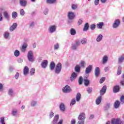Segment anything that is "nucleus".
<instances>
[{"label": "nucleus", "mask_w": 124, "mask_h": 124, "mask_svg": "<svg viewBox=\"0 0 124 124\" xmlns=\"http://www.w3.org/2000/svg\"><path fill=\"white\" fill-rule=\"evenodd\" d=\"M14 55L15 57H19L20 56V51L19 50H15Z\"/></svg>", "instance_id": "nucleus-42"}, {"label": "nucleus", "mask_w": 124, "mask_h": 124, "mask_svg": "<svg viewBox=\"0 0 124 124\" xmlns=\"http://www.w3.org/2000/svg\"><path fill=\"white\" fill-rule=\"evenodd\" d=\"M19 75H20L19 73L18 72H16V75L15 76V78L17 79L18 78H19Z\"/></svg>", "instance_id": "nucleus-60"}, {"label": "nucleus", "mask_w": 124, "mask_h": 124, "mask_svg": "<svg viewBox=\"0 0 124 124\" xmlns=\"http://www.w3.org/2000/svg\"><path fill=\"white\" fill-rule=\"evenodd\" d=\"M84 83L85 86H86V87H88V86H89V85H90L89 80H88V79H84Z\"/></svg>", "instance_id": "nucleus-37"}, {"label": "nucleus", "mask_w": 124, "mask_h": 124, "mask_svg": "<svg viewBox=\"0 0 124 124\" xmlns=\"http://www.w3.org/2000/svg\"><path fill=\"white\" fill-rule=\"evenodd\" d=\"M0 124H6L5 117L3 116L0 118Z\"/></svg>", "instance_id": "nucleus-36"}, {"label": "nucleus", "mask_w": 124, "mask_h": 124, "mask_svg": "<svg viewBox=\"0 0 124 124\" xmlns=\"http://www.w3.org/2000/svg\"><path fill=\"white\" fill-rule=\"evenodd\" d=\"M118 63H123L124 62V54L121 55L119 58H118Z\"/></svg>", "instance_id": "nucleus-21"}, {"label": "nucleus", "mask_w": 124, "mask_h": 124, "mask_svg": "<svg viewBox=\"0 0 124 124\" xmlns=\"http://www.w3.org/2000/svg\"><path fill=\"white\" fill-rule=\"evenodd\" d=\"M19 5L21 7H26L27 5V0H19Z\"/></svg>", "instance_id": "nucleus-14"}, {"label": "nucleus", "mask_w": 124, "mask_h": 124, "mask_svg": "<svg viewBox=\"0 0 124 124\" xmlns=\"http://www.w3.org/2000/svg\"><path fill=\"white\" fill-rule=\"evenodd\" d=\"M82 83H83V77H82V76H80L79 78V79H78L79 85H82Z\"/></svg>", "instance_id": "nucleus-49"}, {"label": "nucleus", "mask_w": 124, "mask_h": 124, "mask_svg": "<svg viewBox=\"0 0 124 124\" xmlns=\"http://www.w3.org/2000/svg\"><path fill=\"white\" fill-rule=\"evenodd\" d=\"M77 8H78L77 5H75V4H73V5H72V9L73 10H76Z\"/></svg>", "instance_id": "nucleus-55"}, {"label": "nucleus", "mask_w": 124, "mask_h": 124, "mask_svg": "<svg viewBox=\"0 0 124 124\" xmlns=\"http://www.w3.org/2000/svg\"><path fill=\"white\" fill-rule=\"evenodd\" d=\"M49 68L50 70H54V69L55 74L59 75L62 70V63L58 62L56 65L54 62H51L49 64Z\"/></svg>", "instance_id": "nucleus-1"}, {"label": "nucleus", "mask_w": 124, "mask_h": 124, "mask_svg": "<svg viewBox=\"0 0 124 124\" xmlns=\"http://www.w3.org/2000/svg\"><path fill=\"white\" fill-rule=\"evenodd\" d=\"M17 16L18 15L16 12H13L12 14V16L14 19H15V18L17 17Z\"/></svg>", "instance_id": "nucleus-39"}, {"label": "nucleus", "mask_w": 124, "mask_h": 124, "mask_svg": "<svg viewBox=\"0 0 124 124\" xmlns=\"http://www.w3.org/2000/svg\"><path fill=\"white\" fill-rule=\"evenodd\" d=\"M80 40H76L74 43L72 44V50H77L78 47L80 46Z\"/></svg>", "instance_id": "nucleus-4"}, {"label": "nucleus", "mask_w": 124, "mask_h": 124, "mask_svg": "<svg viewBox=\"0 0 124 124\" xmlns=\"http://www.w3.org/2000/svg\"><path fill=\"white\" fill-rule=\"evenodd\" d=\"M27 58L29 62H33L34 61L33 51L32 50L29 51L27 54Z\"/></svg>", "instance_id": "nucleus-3"}, {"label": "nucleus", "mask_w": 124, "mask_h": 124, "mask_svg": "<svg viewBox=\"0 0 124 124\" xmlns=\"http://www.w3.org/2000/svg\"><path fill=\"white\" fill-rule=\"evenodd\" d=\"M110 103H107L106 106L104 107V109H105V110H108L110 108Z\"/></svg>", "instance_id": "nucleus-31"}, {"label": "nucleus", "mask_w": 124, "mask_h": 124, "mask_svg": "<svg viewBox=\"0 0 124 124\" xmlns=\"http://www.w3.org/2000/svg\"><path fill=\"white\" fill-rule=\"evenodd\" d=\"M82 23V19H79V20L78 21V25H81V24Z\"/></svg>", "instance_id": "nucleus-63"}, {"label": "nucleus", "mask_w": 124, "mask_h": 124, "mask_svg": "<svg viewBox=\"0 0 124 124\" xmlns=\"http://www.w3.org/2000/svg\"><path fill=\"white\" fill-rule=\"evenodd\" d=\"M96 28V25L95 24H92L91 26H90V29L91 30H95Z\"/></svg>", "instance_id": "nucleus-56"}, {"label": "nucleus", "mask_w": 124, "mask_h": 124, "mask_svg": "<svg viewBox=\"0 0 124 124\" xmlns=\"http://www.w3.org/2000/svg\"><path fill=\"white\" fill-rule=\"evenodd\" d=\"M17 62H18L21 63L23 62V60L21 58H18V59H17Z\"/></svg>", "instance_id": "nucleus-58"}, {"label": "nucleus", "mask_w": 124, "mask_h": 124, "mask_svg": "<svg viewBox=\"0 0 124 124\" xmlns=\"http://www.w3.org/2000/svg\"><path fill=\"white\" fill-rule=\"evenodd\" d=\"M120 104H124V95H122L120 99Z\"/></svg>", "instance_id": "nucleus-45"}, {"label": "nucleus", "mask_w": 124, "mask_h": 124, "mask_svg": "<svg viewBox=\"0 0 124 124\" xmlns=\"http://www.w3.org/2000/svg\"><path fill=\"white\" fill-rule=\"evenodd\" d=\"M78 76V73H76V72H73L72 74L71 75V77H70V80L71 82H73L74 81L77 77Z\"/></svg>", "instance_id": "nucleus-13"}, {"label": "nucleus", "mask_w": 124, "mask_h": 124, "mask_svg": "<svg viewBox=\"0 0 124 124\" xmlns=\"http://www.w3.org/2000/svg\"><path fill=\"white\" fill-rule=\"evenodd\" d=\"M108 56H104L103 57V60H102V63L103 64H105V63H107L108 61Z\"/></svg>", "instance_id": "nucleus-28"}, {"label": "nucleus", "mask_w": 124, "mask_h": 124, "mask_svg": "<svg viewBox=\"0 0 124 124\" xmlns=\"http://www.w3.org/2000/svg\"><path fill=\"white\" fill-rule=\"evenodd\" d=\"M28 47V45L26 43H24V44H23L22 47L21 48V52H25L27 48Z\"/></svg>", "instance_id": "nucleus-26"}, {"label": "nucleus", "mask_w": 124, "mask_h": 124, "mask_svg": "<svg viewBox=\"0 0 124 124\" xmlns=\"http://www.w3.org/2000/svg\"><path fill=\"white\" fill-rule=\"evenodd\" d=\"M56 1L57 0H46V2L47 4H54Z\"/></svg>", "instance_id": "nucleus-38"}, {"label": "nucleus", "mask_w": 124, "mask_h": 124, "mask_svg": "<svg viewBox=\"0 0 124 124\" xmlns=\"http://www.w3.org/2000/svg\"><path fill=\"white\" fill-rule=\"evenodd\" d=\"M76 122L75 119H72L71 121V124H76Z\"/></svg>", "instance_id": "nucleus-62"}, {"label": "nucleus", "mask_w": 124, "mask_h": 124, "mask_svg": "<svg viewBox=\"0 0 124 124\" xmlns=\"http://www.w3.org/2000/svg\"><path fill=\"white\" fill-rule=\"evenodd\" d=\"M104 25V22H99V23H97L96 26L98 29H102V27H103Z\"/></svg>", "instance_id": "nucleus-33"}, {"label": "nucleus", "mask_w": 124, "mask_h": 124, "mask_svg": "<svg viewBox=\"0 0 124 124\" xmlns=\"http://www.w3.org/2000/svg\"><path fill=\"white\" fill-rule=\"evenodd\" d=\"M80 64L81 67L84 68L86 65V62H85V61H81Z\"/></svg>", "instance_id": "nucleus-44"}, {"label": "nucleus", "mask_w": 124, "mask_h": 124, "mask_svg": "<svg viewBox=\"0 0 124 124\" xmlns=\"http://www.w3.org/2000/svg\"><path fill=\"white\" fill-rule=\"evenodd\" d=\"M38 101L35 100H32L31 102V107H35L37 105Z\"/></svg>", "instance_id": "nucleus-30"}, {"label": "nucleus", "mask_w": 124, "mask_h": 124, "mask_svg": "<svg viewBox=\"0 0 124 124\" xmlns=\"http://www.w3.org/2000/svg\"><path fill=\"white\" fill-rule=\"evenodd\" d=\"M120 24H121L120 19H116L112 25V27L114 29H117V28H118L119 26H120Z\"/></svg>", "instance_id": "nucleus-9"}, {"label": "nucleus", "mask_w": 124, "mask_h": 124, "mask_svg": "<svg viewBox=\"0 0 124 124\" xmlns=\"http://www.w3.org/2000/svg\"><path fill=\"white\" fill-rule=\"evenodd\" d=\"M92 68H93V65H88V66L86 67V69L85 70L86 74H89V73H90L92 70Z\"/></svg>", "instance_id": "nucleus-15"}, {"label": "nucleus", "mask_w": 124, "mask_h": 124, "mask_svg": "<svg viewBox=\"0 0 124 124\" xmlns=\"http://www.w3.org/2000/svg\"><path fill=\"white\" fill-rule=\"evenodd\" d=\"M25 11L23 10V9H21L20 11V16H24L25 15Z\"/></svg>", "instance_id": "nucleus-52"}, {"label": "nucleus", "mask_w": 124, "mask_h": 124, "mask_svg": "<svg viewBox=\"0 0 124 124\" xmlns=\"http://www.w3.org/2000/svg\"><path fill=\"white\" fill-rule=\"evenodd\" d=\"M120 105L121 103L120 101L117 100L116 101H115L114 103V107L115 108H118L120 107Z\"/></svg>", "instance_id": "nucleus-24"}, {"label": "nucleus", "mask_w": 124, "mask_h": 124, "mask_svg": "<svg viewBox=\"0 0 124 124\" xmlns=\"http://www.w3.org/2000/svg\"><path fill=\"white\" fill-rule=\"evenodd\" d=\"M29 72V68L28 66H25L23 70L24 75H27Z\"/></svg>", "instance_id": "nucleus-25"}, {"label": "nucleus", "mask_w": 124, "mask_h": 124, "mask_svg": "<svg viewBox=\"0 0 124 124\" xmlns=\"http://www.w3.org/2000/svg\"><path fill=\"white\" fill-rule=\"evenodd\" d=\"M35 26V23L33 21H32V22H31V23H30L29 24V27L31 29H32V28H34Z\"/></svg>", "instance_id": "nucleus-51"}, {"label": "nucleus", "mask_w": 124, "mask_h": 124, "mask_svg": "<svg viewBox=\"0 0 124 124\" xmlns=\"http://www.w3.org/2000/svg\"><path fill=\"white\" fill-rule=\"evenodd\" d=\"M107 87L106 85H105L102 88V90L100 91V95H101V97L102 95H104L105 93H106L107 92Z\"/></svg>", "instance_id": "nucleus-11"}, {"label": "nucleus", "mask_w": 124, "mask_h": 124, "mask_svg": "<svg viewBox=\"0 0 124 124\" xmlns=\"http://www.w3.org/2000/svg\"><path fill=\"white\" fill-rule=\"evenodd\" d=\"M117 75H120L122 73V66L121 65H119V66H118V69H117Z\"/></svg>", "instance_id": "nucleus-35"}, {"label": "nucleus", "mask_w": 124, "mask_h": 124, "mask_svg": "<svg viewBox=\"0 0 124 124\" xmlns=\"http://www.w3.org/2000/svg\"><path fill=\"white\" fill-rule=\"evenodd\" d=\"M11 115L15 117H17L18 115V109L17 108H13L12 109Z\"/></svg>", "instance_id": "nucleus-7"}, {"label": "nucleus", "mask_w": 124, "mask_h": 124, "mask_svg": "<svg viewBox=\"0 0 124 124\" xmlns=\"http://www.w3.org/2000/svg\"><path fill=\"white\" fill-rule=\"evenodd\" d=\"M68 17L69 19H74L75 17V15L74 13H72V12L69 13V14H68Z\"/></svg>", "instance_id": "nucleus-18"}, {"label": "nucleus", "mask_w": 124, "mask_h": 124, "mask_svg": "<svg viewBox=\"0 0 124 124\" xmlns=\"http://www.w3.org/2000/svg\"><path fill=\"white\" fill-rule=\"evenodd\" d=\"M57 26L56 25H50L48 29V32L50 33H53L57 31Z\"/></svg>", "instance_id": "nucleus-8"}, {"label": "nucleus", "mask_w": 124, "mask_h": 124, "mask_svg": "<svg viewBox=\"0 0 124 124\" xmlns=\"http://www.w3.org/2000/svg\"><path fill=\"white\" fill-rule=\"evenodd\" d=\"M9 35H10V32H9V31H5L4 32V36L5 38H8Z\"/></svg>", "instance_id": "nucleus-48"}, {"label": "nucleus", "mask_w": 124, "mask_h": 124, "mask_svg": "<svg viewBox=\"0 0 124 124\" xmlns=\"http://www.w3.org/2000/svg\"><path fill=\"white\" fill-rule=\"evenodd\" d=\"M54 111H53L52 110H51L50 111H49V118H52V117H54Z\"/></svg>", "instance_id": "nucleus-47"}, {"label": "nucleus", "mask_w": 124, "mask_h": 124, "mask_svg": "<svg viewBox=\"0 0 124 124\" xmlns=\"http://www.w3.org/2000/svg\"><path fill=\"white\" fill-rule=\"evenodd\" d=\"M76 103V99H72V101L70 103V105L72 106V105H75Z\"/></svg>", "instance_id": "nucleus-53"}, {"label": "nucleus", "mask_w": 124, "mask_h": 124, "mask_svg": "<svg viewBox=\"0 0 124 124\" xmlns=\"http://www.w3.org/2000/svg\"><path fill=\"white\" fill-rule=\"evenodd\" d=\"M103 38V34H102L101 33H100L99 34H98V35H97L96 38V41H97V42H100V41L102 40Z\"/></svg>", "instance_id": "nucleus-20"}, {"label": "nucleus", "mask_w": 124, "mask_h": 124, "mask_svg": "<svg viewBox=\"0 0 124 124\" xmlns=\"http://www.w3.org/2000/svg\"><path fill=\"white\" fill-rule=\"evenodd\" d=\"M100 73L99 67H96L94 70V75L95 77H98Z\"/></svg>", "instance_id": "nucleus-19"}, {"label": "nucleus", "mask_w": 124, "mask_h": 124, "mask_svg": "<svg viewBox=\"0 0 124 124\" xmlns=\"http://www.w3.org/2000/svg\"><path fill=\"white\" fill-rule=\"evenodd\" d=\"M120 92V87L119 86H115L113 88V93H117Z\"/></svg>", "instance_id": "nucleus-29"}, {"label": "nucleus", "mask_w": 124, "mask_h": 124, "mask_svg": "<svg viewBox=\"0 0 124 124\" xmlns=\"http://www.w3.org/2000/svg\"><path fill=\"white\" fill-rule=\"evenodd\" d=\"M59 120V114H56L55 115L53 120L52 121V124H62L63 123V119Z\"/></svg>", "instance_id": "nucleus-2"}, {"label": "nucleus", "mask_w": 124, "mask_h": 124, "mask_svg": "<svg viewBox=\"0 0 124 124\" xmlns=\"http://www.w3.org/2000/svg\"><path fill=\"white\" fill-rule=\"evenodd\" d=\"M80 42L82 43V44H86V43H87V39H81Z\"/></svg>", "instance_id": "nucleus-57"}, {"label": "nucleus", "mask_w": 124, "mask_h": 124, "mask_svg": "<svg viewBox=\"0 0 124 124\" xmlns=\"http://www.w3.org/2000/svg\"><path fill=\"white\" fill-rule=\"evenodd\" d=\"M17 26H18L17 23H13V24L10 27L9 30L10 31H13L14 30H16V28H17Z\"/></svg>", "instance_id": "nucleus-22"}, {"label": "nucleus", "mask_w": 124, "mask_h": 124, "mask_svg": "<svg viewBox=\"0 0 124 124\" xmlns=\"http://www.w3.org/2000/svg\"><path fill=\"white\" fill-rule=\"evenodd\" d=\"M111 124H124V121H122L121 118H114L111 120Z\"/></svg>", "instance_id": "nucleus-5"}, {"label": "nucleus", "mask_w": 124, "mask_h": 124, "mask_svg": "<svg viewBox=\"0 0 124 124\" xmlns=\"http://www.w3.org/2000/svg\"><path fill=\"white\" fill-rule=\"evenodd\" d=\"M54 50H58L60 48V44L59 43H55L54 45Z\"/></svg>", "instance_id": "nucleus-32"}, {"label": "nucleus", "mask_w": 124, "mask_h": 124, "mask_svg": "<svg viewBox=\"0 0 124 124\" xmlns=\"http://www.w3.org/2000/svg\"><path fill=\"white\" fill-rule=\"evenodd\" d=\"M62 91L64 93H69L71 92L72 90L71 88L69 86L66 85L62 88Z\"/></svg>", "instance_id": "nucleus-6"}, {"label": "nucleus", "mask_w": 124, "mask_h": 124, "mask_svg": "<svg viewBox=\"0 0 124 124\" xmlns=\"http://www.w3.org/2000/svg\"><path fill=\"white\" fill-rule=\"evenodd\" d=\"M30 75L31 76H32L33 75H34L35 73V68H31L30 71Z\"/></svg>", "instance_id": "nucleus-40"}, {"label": "nucleus", "mask_w": 124, "mask_h": 124, "mask_svg": "<svg viewBox=\"0 0 124 124\" xmlns=\"http://www.w3.org/2000/svg\"><path fill=\"white\" fill-rule=\"evenodd\" d=\"M102 97L101 95L100 96H98L97 99L95 100V103L96 105H100V103L102 102Z\"/></svg>", "instance_id": "nucleus-23"}, {"label": "nucleus", "mask_w": 124, "mask_h": 124, "mask_svg": "<svg viewBox=\"0 0 124 124\" xmlns=\"http://www.w3.org/2000/svg\"><path fill=\"white\" fill-rule=\"evenodd\" d=\"M88 93H91L93 92L92 88H88L87 90Z\"/></svg>", "instance_id": "nucleus-54"}, {"label": "nucleus", "mask_w": 124, "mask_h": 124, "mask_svg": "<svg viewBox=\"0 0 124 124\" xmlns=\"http://www.w3.org/2000/svg\"><path fill=\"white\" fill-rule=\"evenodd\" d=\"M48 13V9H47V8H46L44 12V15H47Z\"/></svg>", "instance_id": "nucleus-61"}, {"label": "nucleus", "mask_w": 124, "mask_h": 124, "mask_svg": "<svg viewBox=\"0 0 124 124\" xmlns=\"http://www.w3.org/2000/svg\"><path fill=\"white\" fill-rule=\"evenodd\" d=\"M3 15L4 16V17L5 18V19H6V20H7L8 21H9V20H10V15H9L8 12H4Z\"/></svg>", "instance_id": "nucleus-12"}, {"label": "nucleus", "mask_w": 124, "mask_h": 124, "mask_svg": "<svg viewBox=\"0 0 124 124\" xmlns=\"http://www.w3.org/2000/svg\"><path fill=\"white\" fill-rule=\"evenodd\" d=\"M81 69V66H79V65H77L75 67V70L76 72L78 73L80 72Z\"/></svg>", "instance_id": "nucleus-34"}, {"label": "nucleus", "mask_w": 124, "mask_h": 124, "mask_svg": "<svg viewBox=\"0 0 124 124\" xmlns=\"http://www.w3.org/2000/svg\"><path fill=\"white\" fill-rule=\"evenodd\" d=\"M70 32L72 35H75V34L76 33V31L75 29H74V28H72L70 30Z\"/></svg>", "instance_id": "nucleus-46"}, {"label": "nucleus", "mask_w": 124, "mask_h": 124, "mask_svg": "<svg viewBox=\"0 0 124 124\" xmlns=\"http://www.w3.org/2000/svg\"><path fill=\"white\" fill-rule=\"evenodd\" d=\"M60 109L62 111H64L65 109V107L64 103H61L60 105Z\"/></svg>", "instance_id": "nucleus-27"}, {"label": "nucleus", "mask_w": 124, "mask_h": 124, "mask_svg": "<svg viewBox=\"0 0 124 124\" xmlns=\"http://www.w3.org/2000/svg\"><path fill=\"white\" fill-rule=\"evenodd\" d=\"M105 80H106V77H102V78H101L99 81L100 84H103V83H104Z\"/></svg>", "instance_id": "nucleus-50"}, {"label": "nucleus", "mask_w": 124, "mask_h": 124, "mask_svg": "<svg viewBox=\"0 0 124 124\" xmlns=\"http://www.w3.org/2000/svg\"><path fill=\"white\" fill-rule=\"evenodd\" d=\"M8 95H9V96H11V97H13V96H14L15 95V93H14V91L13 90V89H9L8 91Z\"/></svg>", "instance_id": "nucleus-16"}, {"label": "nucleus", "mask_w": 124, "mask_h": 124, "mask_svg": "<svg viewBox=\"0 0 124 124\" xmlns=\"http://www.w3.org/2000/svg\"><path fill=\"white\" fill-rule=\"evenodd\" d=\"M78 124H84L85 121H82V120H81V121H78Z\"/></svg>", "instance_id": "nucleus-64"}, {"label": "nucleus", "mask_w": 124, "mask_h": 124, "mask_svg": "<svg viewBox=\"0 0 124 124\" xmlns=\"http://www.w3.org/2000/svg\"><path fill=\"white\" fill-rule=\"evenodd\" d=\"M81 99V94L80 93H77V96H76V100L77 102H79L80 100Z\"/></svg>", "instance_id": "nucleus-41"}, {"label": "nucleus", "mask_w": 124, "mask_h": 124, "mask_svg": "<svg viewBox=\"0 0 124 124\" xmlns=\"http://www.w3.org/2000/svg\"><path fill=\"white\" fill-rule=\"evenodd\" d=\"M100 0H94V5L97 6L99 4Z\"/></svg>", "instance_id": "nucleus-59"}, {"label": "nucleus", "mask_w": 124, "mask_h": 124, "mask_svg": "<svg viewBox=\"0 0 124 124\" xmlns=\"http://www.w3.org/2000/svg\"><path fill=\"white\" fill-rule=\"evenodd\" d=\"M47 64L48 61L47 60H44L41 63V66L43 68H46V66H47Z\"/></svg>", "instance_id": "nucleus-17"}, {"label": "nucleus", "mask_w": 124, "mask_h": 124, "mask_svg": "<svg viewBox=\"0 0 124 124\" xmlns=\"http://www.w3.org/2000/svg\"><path fill=\"white\" fill-rule=\"evenodd\" d=\"M89 23H85V24L84 25V27L83 28V31H88V30H89Z\"/></svg>", "instance_id": "nucleus-43"}, {"label": "nucleus", "mask_w": 124, "mask_h": 124, "mask_svg": "<svg viewBox=\"0 0 124 124\" xmlns=\"http://www.w3.org/2000/svg\"><path fill=\"white\" fill-rule=\"evenodd\" d=\"M78 119L79 120L85 121V119H86V113L85 112H80Z\"/></svg>", "instance_id": "nucleus-10"}]
</instances>
